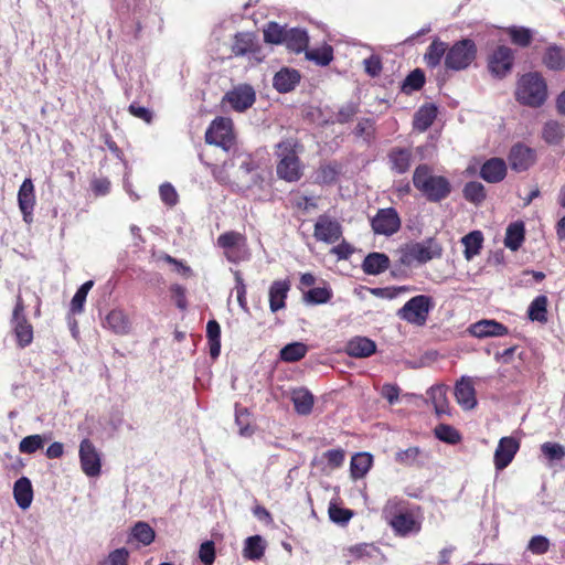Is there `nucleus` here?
Here are the masks:
<instances>
[{
  "instance_id": "41",
  "label": "nucleus",
  "mask_w": 565,
  "mask_h": 565,
  "mask_svg": "<svg viewBox=\"0 0 565 565\" xmlns=\"http://www.w3.org/2000/svg\"><path fill=\"white\" fill-rule=\"evenodd\" d=\"M305 53L307 60L312 61L320 66L328 65L333 58V50L330 45L327 44L317 49H306Z\"/></svg>"
},
{
  "instance_id": "21",
  "label": "nucleus",
  "mask_w": 565,
  "mask_h": 565,
  "mask_svg": "<svg viewBox=\"0 0 565 565\" xmlns=\"http://www.w3.org/2000/svg\"><path fill=\"white\" fill-rule=\"evenodd\" d=\"M470 333L477 338L502 337L508 328L495 320H480L470 326Z\"/></svg>"
},
{
  "instance_id": "36",
  "label": "nucleus",
  "mask_w": 565,
  "mask_h": 565,
  "mask_svg": "<svg viewBox=\"0 0 565 565\" xmlns=\"http://www.w3.org/2000/svg\"><path fill=\"white\" fill-rule=\"evenodd\" d=\"M483 236L480 231H473L462 237L461 243L465 246V258L471 260L480 253L482 247Z\"/></svg>"
},
{
  "instance_id": "27",
  "label": "nucleus",
  "mask_w": 565,
  "mask_h": 565,
  "mask_svg": "<svg viewBox=\"0 0 565 565\" xmlns=\"http://www.w3.org/2000/svg\"><path fill=\"white\" fill-rule=\"evenodd\" d=\"M13 495L17 504L22 510H26L33 500V490L31 481L26 477H21L14 482Z\"/></svg>"
},
{
  "instance_id": "58",
  "label": "nucleus",
  "mask_w": 565,
  "mask_h": 565,
  "mask_svg": "<svg viewBox=\"0 0 565 565\" xmlns=\"http://www.w3.org/2000/svg\"><path fill=\"white\" fill-rule=\"evenodd\" d=\"M235 281L236 286L234 289L236 291L237 302L244 311L248 312V306L246 300V285L244 284V279L239 271H235Z\"/></svg>"
},
{
  "instance_id": "25",
  "label": "nucleus",
  "mask_w": 565,
  "mask_h": 565,
  "mask_svg": "<svg viewBox=\"0 0 565 565\" xmlns=\"http://www.w3.org/2000/svg\"><path fill=\"white\" fill-rule=\"evenodd\" d=\"M104 327L116 334H127L131 329L127 315L121 310H111L105 318Z\"/></svg>"
},
{
  "instance_id": "14",
  "label": "nucleus",
  "mask_w": 565,
  "mask_h": 565,
  "mask_svg": "<svg viewBox=\"0 0 565 565\" xmlns=\"http://www.w3.org/2000/svg\"><path fill=\"white\" fill-rule=\"evenodd\" d=\"M255 99L254 88L248 84H241L224 95L223 103H227L236 111H244L252 107Z\"/></svg>"
},
{
  "instance_id": "9",
  "label": "nucleus",
  "mask_w": 565,
  "mask_h": 565,
  "mask_svg": "<svg viewBox=\"0 0 565 565\" xmlns=\"http://www.w3.org/2000/svg\"><path fill=\"white\" fill-rule=\"evenodd\" d=\"M233 122L230 118L218 117L212 121L205 132V141L230 150L233 145Z\"/></svg>"
},
{
  "instance_id": "28",
  "label": "nucleus",
  "mask_w": 565,
  "mask_h": 565,
  "mask_svg": "<svg viewBox=\"0 0 565 565\" xmlns=\"http://www.w3.org/2000/svg\"><path fill=\"white\" fill-rule=\"evenodd\" d=\"M427 395L434 406L437 416L449 415L450 407L447 398V387L436 385L428 390Z\"/></svg>"
},
{
  "instance_id": "17",
  "label": "nucleus",
  "mask_w": 565,
  "mask_h": 565,
  "mask_svg": "<svg viewBox=\"0 0 565 565\" xmlns=\"http://www.w3.org/2000/svg\"><path fill=\"white\" fill-rule=\"evenodd\" d=\"M513 52L508 46H499L489 57V68L492 74L503 77L513 64Z\"/></svg>"
},
{
  "instance_id": "37",
  "label": "nucleus",
  "mask_w": 565,
  "mask_h": 565,
  "mask_svg": "<svg viewBox=\"0 0 565 565\" xmlns=\"http://www.w3.org/2000/svg\"><path fill=\"white\" fill-rule=\"evenodd\" d=\"M291 399L294 402L295 409L298 414H310L313 406V396L309 391L305 388L296 390L292 393Z\"/></svg>"
},
{
  "instance_id": "12",
  "label": "nucleus",
  "mask_w": 565,
  "mask_h": 565,
  "mask_svg": "<svg viewBox=\"0 0 565 565\" xmlns=\"http://www.w3.org/2000/svg\"><path fill=\"white\" fill-rule=\"evenodd\" d=\"M372 230L377 235L391 236L401 228V218L393 207L380 209L371 221Z\"/></svg>"
},
{
  "instance_id": "57",
  "label": "nucleus",
  "mask_w": 565,
  "mask_h": 565,
  "mask_svg": "<svg viewBox=\"0 0 565 565\" xmlns=\"http://www.w3.org/2000/svg\"><path fill=\"white\" fill-rule=\"evenodd\" d=\"M550 548V540L546 536L543 535H535L533 536L529 544L527 550L536 555L544 554Z\"/></svg>"
},
{
  "instance_id": "6",
  "label": "nucleus",
  "mask_w": 565,
  "mask_h": 565,
  "mask_svg": "<svg viewBox=\"0 0 565 565\" xmlns=\"http://www.w3.org/2000/svg\"><path fill=\"white\" fill-rule=\"evenodd\" d=\"M401 253V262L404 265H412L415 262L424 264L440 257L443 248L435 239L428 238L423 242L407 244Z\"/></svg>"
},
{
  "instance_id": "18",
  "label": "nucleus",
  "mask_w": 565,
  "mask_h": 565,
  "mask_svg": "<svg viewBox=\"0 0 565 565\" xmlns=\"http://www.w3.org/2000/svg\"><path fill=\"white\" fill-rule=\"evenodd\" d=\"M18 204L26 223L32 221V214L35 205L34 185L31 179H25L18 192Z\"/></svg>"
},
{
  "instance_id": "54",
  "label": "nucleus",
  "mask_w": 565,
  "mask_h": 565,
  "mask_svg": "<svg viewBox=\"0 0 565 565\" xmlns=\"http://www.w3.org/2000/svg\"><path fill=\"white\" fill-rule=\"evenodd\" d=\"M463 195L467 200L479 203L486 196L484 188L480 182H469L465 185Z\"/></svg>"
},
{
  "instance_id": "55",
  "label": "nucleus",
  "mask_w": 565,
  "mask_h": 565,
  "mask_svg": "<svg viewBox=\"0 0 565 565\" xmlns=\"http://www.w3.org/2000/svg\"><path fill=\"white\" fill-rule=\"evenodd\" d=\"M129 551L125 547L116 548L98 565H128Z\"/></svg>"
},
{
  "instance_id": "44",
  "label": "nucleus",
  "mask_w": 565,
  "mask_h": 565,
  "mask_svg": "<svg viewBox=\"0 0 565 565\" xmlns=\"http://www.w3.org/2000/svg\"><path fill=\"white\" fill-rule=\"evenodd\" d=\"M547 298L545 296L536 297L529 307V317L533 321L545 322L547 320Z\"/></svg>"
},
{
  "instance_id": "47",
  "label": "nucleus",
  "mask_w": 565,
  "mask_h": 565,
  "mask_svg": "<svg viewBox=\"0 0 565 565\" xmlns=\"http://www.w3.org/2000/svg\"><path fill=\"white\" fill-rule=\"evenodd\" d=\"M564 137V128L557 121H548L543 129V138L548 143H558Z\"/></svg>"
},
{
  "instance_id": "61",
  "label": "nucleus",
  "mask_w": 565,
  "mask_h": 565,
  "mask_svg": "<svg viewBox=\"0 0 565 565\" xmlns=\"http://www.w3.org/2000/svg\"><path fill=\"white\" fill-rule=\"evenodd\" d=\"M199 557L201 562L205 565H212L215 559V548L214 543L212 541H206L201 544L199 551Z\"/></svg>"
},
{
  "instance_id": "20",
  "label": "nucleus",
  "mask_w": 565,
  "mask_h": 565,
  "mask_svg": "<svg viewBox=\"0 0 565 565\" xmlns=\"http://www.w3.org/2000/svg\"><path fill=\"white\" fill-rule=\"evenodd\" d=\"M519 441L513 437H503L494 452V466L498 470L504 469L514 458L519 450Z\"/></svg>"
},
{
  "instance_id": "34",
  "label": "nucleus",
  "mask_w": 565,
  "mask_h": 565,
  "mask_svg": "<svg viewBox=\"0 0 565 565\" xmlns=\"http://www.w3.org/2000/svg\"><path fill=\"white\" fill-rule=\"evenodd\" d=\"M436 116L437 108L434 105H424L416 111L413 126L416 130L423 132L431 126Z\"/></svg>"
},
{
  "instance_id": "4",
  "label": "nucleus",
  "mask_w": 565,
  "mask_h": 565,
  "mask_svg": "<svg viewBox=\"0 0 565 565\" xmlns=\"http://www.w3.org/2000/svg\"><path fill=\"white\" fill-rule=\"evenodd\" d=\"M516 99L527 106L539 107L547 97V85L539 73L524 74L518 82Z\"/></svg>"
},
{
  "instance_id": "35",
  "label": "nucleus",
  "mask_w": 565,
  "mask_h": 565,
  "mask_svg": "<svg viewBox=\"0 0 565 565\" xmlns=\"http://www.w3.org/2000/svg\"><path fill=\"white\" fill-rule=\"evenodd\" d=\"M388 160L392 170L404 173L411 167L412 153L408 149H393L388 154Z\"/></svg>"
},
{
  "instance_id": "13",
  "label": "nucleus",
  "mask_w": 565,
  "mask_h": 565,
  "mask_svg": "<svg viewBox=\"0 0 565 565\" xmlns=\"http://www.w3.org/2000/svg\"><path fill=\"white\" fill-rule=\"evenodd\" d=\"M79 461L83 472L88 477H97L102 471L100 454L94 444L85 438L79 444Z\"/></svg>"
},
{
  "instance_id": "60",
  "label": "nucleus",
  "mask_w": 565,
  "mask_h": 565,
  "mask_svg": "<svg viewBox=\"0 0 565 565\" xmlns=\"http://www.w3.org/2000/svg\"><path fill=\"white\" fill-rule=\"evenodd\" d=\"M328 468L333 470L343 465L344 451L342 449H330L323 454Z\"/></svg>"
},
{
  "instance_id": "51",
  "label": "nucleus",
  "mask_w": 565,
  "mask_h": 565,
  "mask_svg": "<svg viewBox=\"0 0 565 565\" xmlns=\"http://www.w3.org/2000/svg\"><path fill=\"white\" fill-rule=\"evenodd\" d=\"M332 294L329 288L326 287H316L310 289L305 295V300L312 305H321L326 303L330 300Z\"/></svg>"
},
{
  "instance_id": "56",
  "label": "nucleus",
  "mask_w": 565,
  "mask_h": 565,
  "mask_svg": "<svg viewBox=\"0 0 565 565\" xmlns=\"http://www.w3.org/2000/svg\"><path fill=\"white\" fill-rule=\"evenodd\" d=\"M541 450L550 460H562L565 458V447L557 443H544L541 446Z\"/></svg>"
},
{
  "instance_id": "19",
  "label": "nucleus",
  "mask_w": 565,
  "mask_h": 565,
  "mask_svg": "<svg viewBox=\"0 0 565 565\" xmlns=\"http://www.w3.org/2000/svg\"><path fill=\"white\" fill-rule=\"evenodd\" d=\"M455 396L457 403L466 411H470L476 407V390L473 381L469 376H462L455 386Z\"/></svg>"
},
{
  "instance_id": "46",
  "label": "nucleus",
  "mask_w": 565,
  "mask_h": 565,
  "mask_svg": "<svg viewBox=\"0 0 565 565\" xmlns=\"http://www.w3.org/2000/svg\"><path fill=\"white\" fill-rule=\"evenodd\" d=\"M511 41L522 47L527 46L533 38L532 30L524 26H511L508 29Z\"/></svg>"
},
{
  "instance_id": "62",
  "label": "nucleus",
  "mask_w": 565,
  "mask_h": 565,
  "mask_svg": "<svg viewBox=\"0 0 565 565\" xmlns=\"http://www.w3.org/2000/svg\"><path fill=\"white\" fill-rule=\"evenodd\" d=\"M425 83V76L420 70L413 71L405 79L404 88L419 89Z\"/></svg>"
},
{
  "instance_id": "48",
  "label": "nucleus",
  "mask_w": 565,
  "mask_h": 565,
  "mask_svg": "<svg viewBox=\"0 0 565 565\" xmlns=\"http://www.w3.org/2000/svg\"><path fill=\"white\" fill-rule=\"evenodd\" d=\"M93 280H88L78 288V290L76 291L71 301V308L73 312L81 313L83 311L87 294L93 287Z\"/></svg>"
},
{
  "instance_id": "53",
  "label": "nucleus",
  "mask_w": 565,
  "mask_h": 565,
  "mask_svg": "<svg viewBox=\"0 0 565 565\" xmlns=\"http://www.w3.org/2000/svg\"><path fill=\"white\" fill-rule=\"evenodd\" d=\"M328 513L330 520L338 524H347L353 516L351 510L338 507L334 503H330Z\"/></svg>"
},
{
  "instance_id": "49",
  "label": "nucleus",
  "mask_w": 565,
  "mask_h": 565,
  "mask_svg": "<svg viewBox=\"0 0 565 565\" xmlns=\"http://www.w3.org/2000/svg\"><path fill=\"white\" fill-rule=\"evenodd\" d=\"M435 436L439 440H443L451 445L460 441V434L458 433V430L446 424H440L435 427Z\"/></svg>"
},
{
  "instance_id": "52",
  "label": "nucleus",
  "mask_w": 565,
  "mask_h": 565,
  "mask_svg": "<svg viewBox=\"0 0 565 565\" xmlns=\"http://www.w3.org/2000/svg\"><path fill=\"white\" fill-rule=\"evenodd\" d=\"M44 445V439L41 435H30L24 437L19 444V450L23 454H33L41 449Z\"/></svg>"
},
{
  "instance_id": "10",
  "label": "nucleus",
  "mask_w": 565,
  "mask_h": 565,
  "mask_svg": "<svg viewBox=\"0 0 565 565\" xmlns=\"http://www.w3.org/2000/svg\"><path fill=\"white\" fill-rule=\"evenodd\" d=\"M429 309L430 298L419 295L409 299L398 311V316L412 324L424 326L426 323Z\"/></svg>"
},
{
  "instance_id": "40",
  "label": "nucleus",
  "mask_w": 565,
  "mask_h": 565,
  "mask_svg": "<svg viewBox=\"0 0 565 565\" xmlns=\"http://www.w3.org/2000/svg\"><path fill=\"white\" fill-rule=\"evenodd\" d=\"M524 241V225L522 223H512L507 228L504 245L511 250H516Z\"/></svg>"
},
{
  "instance_id": "26",
  "label": "nucleus",
  "mask_w": 565,
  "mask_h": 565,
  "mask_svg": "<svg viewBox=\"0 0 565 565\" xmlns=\"http://www.w3.org/2000/svg\"><path fill=\"white\" fill-rule=\"evenodd\" d=\"M300 81V74L296 70L282 68L274 76L273 85L280 93L292 90Z\"/></svg>"
},
{
  "instance_id": "11",
  "label": "nucleus",
  "mask_w": 565,
  "mask_h": 565,
  "mask_svg": "<svg viewBox=\"0 0 565 565\" xmlns=\"http://www.w3.org/2000/svg\"><path fill=\"white\" fill-rule=\"evenodd\" d=\"M13 331L18 345L25 348L33 341V328L24 316V305L21 296L17 297V302L12 315Z\"/></svg>"
},
{
  "instance_id": "39",
  "label": "nucleus",
  "mask_w": 565,
  "mask_h": 565,
  "mask_svg": "<svg viewBox=\"0 0 565 565\" xmlns=\"http://www.w3.org/2000/svg\"><path fill=\"white\" fill-rule=\"evenodd\" d=\"M206 337L210 344V354L215 359L221 352V327L216 320H210L207 322Z\"/></svg>"
},
{
  "instance_id": "50",
  "label": "nucleus",
  "mask_w": 565,
  "mask_h": 565,
  "mask_svg": "<svg viewBox=\"0 0 565 565\" xmlns=\"http://www.w3.org/2000/svg\"><path fill=\"white\" fill-rule=\"evenodd\" d=\"M288 30H285L282 26L275 22L268 23L266 29L264 30V39L268 43L279 44L284 43L285 34Z\"/></svg>"
},
{
  "instance_id": "22",
  "label": "nucleus",
  "mask_w": 565,
  "mask_h": 565,
  "mask_svg": "<svg viewBox=\"0 0 565 565\" xmlns=\"http://www.w3.org/2000/svg\"><path fill=\"white\" fill-rule=\"evenodd\" d=\"M290 290V281L287 279L275 280L269 287V308L273 312H276L285 308V300Z\"/></svg>"
},
{
  "instance_id": "42",
  "label": "nucleus",
  "mask_w": 565,
  "mask_h": 565,
  "mask_svg": "<svg viewBox=\"0 0 565 565\" xmlns=\"http://www.w3.org/2000/svg\"><path fill=\"white\" fill-rule=\"evenodd\" d=\"M308 351V348L302 342H292L285 345L280 350V359L285 362H296L302 359Z\"/></svg>"
},
{
  "instance_id": "59",
  "label": "nucleus",
  "mask_w": 565,
  "mask_h": 565,
  "mask_svg": "<svg viewBox=\"0 0 565 565\" xmlns=\"http://www.w3.org/2000/svg\"><path fill=\"white\" fill-rule=\"evenodd\" d=\"M159 193L164 204L173 206L178 203L179 195L172 184L163 183L160 185Z\"/></svg>"
},
{
  "instance_id": "31",
  "label": "nucleus",
  "mask_w": 565,
  "mask_h": 565,
  "mask_svg": "<svg viewBox=\"0 0 565 565\" xmlns=\"http://www.w3.org/2000/svg\"><path fill=\"white\" fill-rule=\"evenodd\" d=\"M373 463V457L369 452H359L351 458L350 471L351 477L356 480L363 478Z\"/></svg>"
},
{
  "instance_id": "32",
  "label": "nucleus",
  "mask_w": 565,
  "mask_h": 565,
  "mask_svg": "<svg viewBox=\"0 0 565 565\" xmlns=\"http://www.w3.org/2000/svg\"><path fill=\"white\" fill-rule=\"evenodd\" d=\"M266 542L260 535H253L245 540L243 557L249 561H258L264 556Z\"/></svg>"
},
{
  "instance_id": "43",
  "label": "nucleus",
  "mask_w": 565,
  "mask_h": 565,
  "mask_svg": "<svg viewBox=\"0 0 565 565\" xmlns=\"http://www.w3.org/2000/svg\"><path fill=\"white\" fill-rule=\"evenodd\" d=\"M254 50V36L250 33H238L232 45V52L236 56H242Z\"/></svg>"
},
{
  "instance_id": "45",
  "label": "nucleus",
  "mask_w": 565,
  "mask_h": 565,
  "mask_svg": "<svg viewBox=\"0 0 565 565\" xmlns=\"http://www.w3.org/2000/svg\"><path fill=\"white\" fill-rule=\"evenodd\" d=\"M131 535L141 544L150 545L154 540L153 529L146 522H137L131 530Z\"/></svg>"
},
{
  "instance_id": "16",
  "label": "nucleus",
  "mask_w": 565,
  "mask_h": 565,
  "mask_svg": "<svg viewBox=\"0 0 565 565\" xmlns=\"http://www.w3.org/2000/svg\"><path fill=\"white\" fill-rule=\"evenodd\" d=\"M535 162L533 149L522 145H514L509 153V163L512 170L522 172L527 170Z\"/></svg>"
},
{
  "instance_id": "33",
  "label": "nucleus",
  "mask_w": 565,
  "mask_h": 565,
  "mask_svg": "<svg viewBox=\"0 0 565 565\" xmlns=\"http://www.w3.org/2000/svg\"><path fill=\"white\" fill-rule=\"evenodd\" d=\"M308 42L309 38L305 30L289 29L285 34L284 43L290 51H294L296 53L306 51Z\"/></svg>"
},
{
  "instance_id": "64",
  "label": "nucleus",
  "mask_w": 565,
  "mask_h": 565,
  "mask_svg": "<svg viewBox=\"0 0 565 565\" xmlns=\"http://www.w3.org/2000/svg\"><path fill=\"white\" fill-rule=\"evenodd\" d=\"M419 454L418 448L411 447L396 454V460L404 465H411L415 462Z\"/></svg>"
},
{
  "instance_id": "24",
  "label": "nucleus",
  "mask_w": 565,
  "mask_h": 565,
  "mask_svg": "<svg viewBox=\"0 0 565 565\" xmlns=\"http://www.w3.org/2000/svg\"><path fill=\"white\" fill-rule=\"evenodd\" d=\"M480 174L487 182H500L507 174L505 162L502 159L492 158L483 163Z\"/></svg>"
},
{
  "instance_id": "29",
  "label": "nucleus",
  "mask_w": 565,
  "mask_h": 565,
  "mask_svg": "<svg viewBox=\"0 0 565 565\" xmlns=\"http://www.w3.org/2000/svg\"><path fill=\"white\" fill-rule=\"evenodd\" d=\"M390 266V258L383 253L369 254L362 265L364 273L369 275H379L385 271Z\"/></svg>"
},
{
  "instance_id": "38",
  "label": "nucleus",
  "mask_w": 565,
  "mask_h": 565,
  "mask_svg": "<svg viewBox=\"0 0 565 565\" xmlns=\"http://www.w3.org/2000/svg\"><path fill=\"white\" fill-rule=\"evenodd\" d=\"M447 51V44L443 41L436 39L434 40L427 49V52L424 55V61L427 66L436 67L440 64L443 56Z\"/></svg>"
},
{
  "instance_id": "30",
  "label": "nucleus",
  "mask_w": 565,
  "mask_h": 565,
  "mask_svg": "<svg viewBox=\"0 0 565 565\" xmlns=\"http://www.w3.org/2000/svg\"><path fill=\"white\" fill-rule=\"evenodd\" d=\"M542 62L548 70H565V50L557 45L548 46L543 55Z\"/></svg>"
},
{
  "instance_id": "1",
  "label": "nucleus",
  "mask_w": 565,
  "mask_h": 565,
  "mask_svg": "<svg viewBox=\"0 0 565 565\" xmlns=\"http://www.w3.org/2000/svg\"><path fill=\"white\" fill-rule=\"evenodd\" d=\"M255 164L250 154L235 152L220 167L213 169L214 178L223 184H231L238 190L250 188L256 182Z\"/></svg>"
},
{
  "instance_id": "8",
  "label": "nucleus",
  "mask_w": 565,
  "mask_h": 565,
  "mask_svg": "<svg viewBox=\"0 0 565 565\" xmlns=\"http://www.w3.org/2000/svg\"><path fill=\"white\" fill-rule=\"evenodd\" d=\"M399 501L396 499L388 500L385 504L383 512L386 518H390V524L394 531L401 535H407L413 532H418L420 529L419 523L414 519L413 514L397 512Z\"/></svg>"
},
{
  "instance_id": "15",
  "label": "nucleus",
  "mask_w": 565,
  "mask_h": 565,
  "mask_svg": "<svg viewBox=\"0 0 565 565\" xmlns=\"http://www.w3.org/2000/svg\"><path fill=\"white\" fill-rule=\"evenodd\" d=\"M342 235V228L338 221L327 215H320L315 224L313 236L320 242L335 243Z\"/></svg>"
},
{
  "instance_id": "63",
  "label": "nucleus",
  "mask_w": 565,
  "mask_h": 565,
  "mask_svg": "<svg viewBox=\"0 0 565 565\" xmlns=\"http://www.w3.org/2000/svg\"><path fill=\"white\" fill-rule=\"evenodd\" d=\"M374 134V126L371 119H362L358 122L355 135L369 140Z\"/></svg>"
},
{
  "instance_id": "7",
  "label": "nucleus",
  "mask_w": 565,
  "mask_h": 565,
  "mask_svg": "<svg viewBox=\"0 0 565 565\" xmlns=\"http://www.w3.org/2000/svg\"><path fill=\"white\" fill-rule=\"evenodd\" d=\"M477 49L471 40H461L455 43L445 55L447 68L460 71L467 68L476 58Z\"/></svg>"
},
{
  "instance_id": "3",
  "label": "nucleus",
  "mask_w": 565,
  "mask_h": 565,
  "mask_svg": "<svg viewBox=\"0 0 565 565\" xmlns=\"http://www.w3.org/2000/svg\"><path fill=\"white\" fill-rule=\"evenodd\" d=\"M413 183L429 201H440L450 193V183L443 175H435L426 164L418 166L413 175Z\"/></svg>"
},
{
  "instance_id": "23",
  "label": "nucleus",
  "mask_w": 565,
  "mask_h": 565,
  "mask_svg": "<svg viewBox=\"0 0 565 565\" xmlns=\"http://www.w3.org/2000/svg\"><path fill=\"white\" fill-rule=\"evenodd\" d=\"M376 351V344L369 338L354 337L345 347V352L353 358H367Z\"/></svg>"
},
{
  "instance_id": "5",
  "label": "nucleus",
  "mask_w": 565,
  "mask_h": 565,
  "mask_svg": "<svg viewBox=\"0 0 565 565\" xmlns=\"http://www.w3.org/2000/svg\"><path fill=\"white\" fill-rule=\"evenodd\" d=\"M216 244L223 249L225 258L231 263H239L250 255L246 236L236 231H227L221 234Z\"/></svg>"
},
{
  "instance_id": "2",
  "label": "nucleus",
  "mask_w": 565,
  "mask_h": 565,
  "mask_svg": "<svg viewBox=\"0 0 565 565\" xmlns=\"http://www.w3.org/2000/svg\"><path fill=\"white\" fill-rule=\"evenodd\" d=\"M276 148V154L279 158L278 177L288 182L298 181L302 175V166L298 158L302 147L296 139L289 138L280 141Z\"/></svg>"
}]
</instances>
